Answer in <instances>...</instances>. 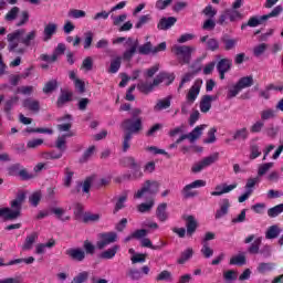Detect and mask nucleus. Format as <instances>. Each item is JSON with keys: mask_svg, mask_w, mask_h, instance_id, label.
I'll return each instance as SVG.
<instances>
[{"mask_svg": "<svg viewBox=\"0 0 283 283\" xmlns=\"http://www.w3.org/2000/svg\"><path fill=\"white\" fill-rule=\"evenodd\" d=\"M140 114H143V109L133 108L130 111V118H126L122 123V129H124L123 151H127L129 147H132V138H134V135L143 132V117H140Z\"/></svg>", "mask_w": 283, "mask_h": 283, "instance_id": "obj_1", "label": "nucleus"}, {"mask_svg": "<svg viewBox=\"0 0 283 283\" xmlns=\"http://www.w3.org/2000/svg\"><path fill=\"white\" fill-rule=\"evenodd\" d=\"M230 264L237 265V266H244V264H247V256H244V254L232 256L230 259Z\"/></svg>", "mask_w": 283, "mask_h": 283, "instance_id": "obj_48", "label": "nucleus"}, {"mask_svg": "<svg viewBox=\"0 0 283 283\" xmlns=\"http://www.w3.org/2000/svg\"><path fill=\"white\" fill-rule=\"evenodd\" d=\"M154 205H156V202L154 199H150L147 203L138 205L137 211H139V213H149L151 209H154Z\"/></svg>", "mask_w": 283, "mask_h": 283, "instance_id": "obj_41", "label": "nucleus"}, {"mask_svg": "<svg viewBox=\"0 0 283 283\" xmlns=\"http://www.w3.org/2000/svg\"><path fill=\"white\" fill-rule=\"evenodd\" d=\"M233 65V61L231 59H221L217 63V71L218 72H229Z\"/></svg>", "mask_w": 283, "mask_h": 283, "instance_id": "obj_27", "label": "nucleus"}, {"mask_svg": "<svg viewBox=\"0 0 283 283\" xmlns=\"http://www.w3.org/2000/svg\"><path fill=\"white\" fill-rule=\"evenodd\" d=\"M176 19L175 17H169V18H161L157 24L158 30H169L176 25Z\"/></svg>", "mask_w": 283, "mask_h": 283, "instance_id": "obj_16", "label": "nucleus"}, {"mask_svg": "<svg viewBox=\"0 0 283 283\" xmlns=\"http://www.w3.org/2000/svg\"><path fill=\"white\" fill-rule=\"evenodd\" d=\"M201 71H202V66L200 65V63H197L196 70H193V71L190 72V73H186V74L184 75V77L181 78V82H180V84H179V87H178L177 92H180V88H181V87H185V83H189V81H191V78H193V76H195L196 74H198L199 72H201Z\"/></svg>", "mask_w": 283, "mask_h": 283, "instance_id": "obj_19", "label": "nucleus"}, {"mask_svg": "<svg viewBox=\"0 0 283 283\" xmlns=\"http://www.w3.org/2000/svg\"><path fill=\"white\" fill-rule=\"evenodd\" d=\"M160 189V184L156 180H146L142 187L136 193L135 198H143L144 196H156Z\"/></svg>", "mask_w": 283, "mask_h": 283, "instance_id": "obj_6", "label": "nucleus"}, {"mask_svg": "<svg viewBox=\"0 0 283 283\" xmlns=\"http://www.w3.org/2000/svg\"><path fill=\"white\" fill-rule=\"evenodd\" d=\"M64 174V186L72 187V178H74V171H72L70 168H65Z\"/></svg>", "mask_w": 283, "mask_h": 283, "instance_id": "obj_60", "label": "nucleus"}, {"mask_svg": "<svg viewBox=\"0 0 283 283\" xmlns=\"http://www.w3.org/2000/svg\"><path fill=\"white\" fill-rule=\"evenodd\" d=\"M196 50L195 46L189 45H176L172 52L177 55V59L181 65H189L191 63V54Z\"/></svg>", "mask_w": 283, "mask_h": 283, "instance_id": "obj_5", "label": "nucleus"}, {"mask_svg": "<svg viewBox=\"0 0 283 283\" xmlns=\"http://www.w3.org/2000/svg\"><path fill=\"white\" fill-rule=\"evenodd\" d=\"M132 172L130 174H124L118 182H126L129 180H140V178H143L144 174H143V166H138L137 168H133L130 169Z\"/></svg>", "mask_w": 283, "mask_h": 283, "instance_id": "obj_10", "label": "nucleus"}, {"mask_svg": "<svg viewBox=\"0 0 283 283\" xmlns=\"http://www.w3.org/2000/svg\"><path fill=\"white\" fill-rule=\"evenodd\" d=\"M202 14H205V17H208L209 19H213V17L218 14V10H216L213 6L209 4L202 10Z\"/></svg>", "mask_w": 283, "mask_h": 283, "instance_id": "obj_61", "label": "nucleus"}, {"mask_svg": "<svg viewBox=\"0 0 283 283\" xmlns=\"http://www.w3.org/2000/svg\"><path fill=\"white\" fill-rule=\"evenodd\" d=\"M206 127H207V125H205V124L196 126L191 130V133L181 135L176 140V145H180V143H182V140H189V143H193L195 140H198V138H200V136H202V132H205Z\"/></svg>", "mask_w": 283, "mask_h": 283, "instance_id": "obj_8", "label": "nucleus"}, {"mask_svg": "<svg viewBox=\"0 0 283 283\" xmlns=\"http://www.w3.org/2000/svg\"><path fill=\"white\" fill-rule=\"evenodd\" d=\"M59 90V81L56 80H50L44 84V87L42 88V92L44 94H52Z\"/></svg>", "mask_w": 283, "mask_h": 283, "instance_id": "obj_32", "label": "nucleus"}, {"mask_svg": "<svg viewBox=\"0 0 283 283\" xmlns=\"http://www.w3.org/2000/svg\"><path fill=\"white\" fill-rule=\"evenodd\" d=\"M193 258V249L188 248L184 252H181L180 258L177 260L179 264H185V262H188V260H191Z\"/></svg>", "mask_w": 283, "mask_h": 283, "instance_id": "obj_40", "label": "nucleus"}, {"mask_svg": "<svg viewBox=\"0 0 283 283\" xmlns=\"http://www.w3.org/2000/svg\"><path fill=\"white\" fill-rule=\"evenodd\" d=\"M280 233H282V230L280 229V227L271 226L265 233V238L266 240H275V238H277Z\"/></svg>", "mask_w": 283, "mask_h": 283, "instance_id": "obj_35", "label": "nucleus"}, {"mask_svg": "<svg viewBox=\"0 0 283 283\" xmlns=\"http://www.w3.org/2000/svg\"><path fill=\"white\" fill-rule=\"evenodd\" d=\"M56 30H59V25H56V23L50 22L49 24H46L43 31V34H44L43 41H50V39L54 36V33L56 32Z\"/></svg>", "mask_w": 283, "mask_h": 283, "instance_id": "obj_24", "label": "nucleus"}, {"mask_svg": "<svg viewBox=\"0 0 283 283\" xmlns=\"http://www.w3.org/2000/svg\"><path fill=\"white\" fill-rule=\"evenodd\" d=\"M21 169H23V166L21 164H13L10 167L7 168V171L9 176H19Z\"/></svg>", "mask_w": 283, "mask_h": 283, "instance_id": "obj_57", "label": "nucleus"}, {"mask_svg": "<svg viewBox=\"0 0 283 283\" xmlns=\"http://www.w3.org/2000/svg\"><path fill=\"white\" fill-rule=\"evenodd\" d=\"M102 240L106 241L108 244H113L118 240V234L116 232H106L102 234Z\"/></svg>", "mask_w": 283, "mask_h": 283, "instance_id": "obj_55", "label": "nucleus"}, {"mask_svg": "<svg viewBox=\"0 0 283 283\" xmlns=\"http://www.w3.org/2000/svg\"><path fill=\"white\" fill-rule=\"evenodd\" d=\"M268 48H269V45L266 43H261V44L254 46L253 55L254 56H262V54H264V52H266Z\"/></svg>", "mask_w": 283, "mask_h": 283, "instance_id": "obj_62", "label": "nucleus"}, {"mask_svg": "<svg viewBox=\"0 0 283 283\" xmlns=\"http://www.w3.org/2000/svg\"><path fill=\"white\" fill-rule=\"evenodd\" d=\"M148 233H149V230H147V229L135 230L132 233V238H134V240H143V239L147 238Z\"/></svg>", "mask_w": 283, "mask_h": 283, "instance_id": "obj_59", "label": "nucleus"}, {"mask_svg": "<svg viewBox=\"0 0 283 283\" xmlns=\"http://www.w3.org/2000/svg\"><path fill=\"white\" fill-rule=\"evenodd\" d=\"M206 50H210V52H216L220 50V42H218V40H216L214 38L208 39V41L206 42Z\"/></svg>", "mask_w": 283, "mask_h": 283, "instance_id": "obj_49", "label": "nucleus"}, {"mask_svg": "<svg viewBox=\"0 0 283 283\" xmlns=\"http://www.w3.org/2000/svg\"><path fill=\"white\" fill-rule=\"evenodd\" d=\"M65 254L74 262H83L85 260V251L78 248H71L65 251Z\"/></svg>", "mask_w": 283, "mask_h": 283, "instance_id": "obj_14", "label": "nucleus"}, {"mask_svg": "<svg viewBox=\"0 0 283 283\" xmlns=\"http://www.w3.org/2000/svg\"><path fill=\"white\" fill-rule=\"evenodd\" d=\"M94 151H96L95 146H91L86 149V151L83 154L82 158L80 159V163H87L94 156Z\"/></svg>", "mask_w": 283, "mask_h": 283, "instance_id": "obj_58", "label": "nucleus"}, {"mask_svg": "<svg viewBox=\"0 0 283 283\" xmlns=\"http://www.w3.org/2000/svg\"><path fill=\"white\" fill-rule=\"evenodd\" d=\"M220 158L219 153H213L212 155L205 157L201 161L195 164L191 168L192 174H200L202 169H206V167H211L214 163H218V159Z\"/></svg>", "mask_w": 283, "mask_h": 283, "instance_id": "obj_7", "label": "nucleus"}, {"mask_svg": "<svg viewBox=\"0 0 283 283\" xmlns=\"http://www.w3.org/2000/svg\"><path fill=\"white\" fill-rule=\"evenodd\" d=\"M154 87H158V85L154 84V80H153V83L140 82L137 84V90L142 94H150V92H154Z\"/></svg>", "mask_w": 283, "mask_h": 283, "instance_id": "obj_28", "label": "nucleus"}, {"mask_svg": "<svg viewBox=\"0 0 283 283\" xmlns=\"http://www.w3.org/2000/svg\"><path fill=\"white\" fill-rule=\"evenodd\" d=\"M51 212L54 213V216L57 218V220H61V222H67V220H71L70 216H65V209L63 208H52Z\"/></svg>", "mask_w": 283, "mask_h": 283, "instance_id": "obj_38", "label": "nucleus"}, {"mask_svg": "<svg viewBox=\"0 0 283 283\" xmlns=\"http://www.w3.org/2000/svg\"><path fill=\"white\" fill-rule=\"evenodd\" d=\"M209 109H211V98L209 95H203L200 101V112H202V114H207Z\"/></svg>", "mask_w": 283, "mask_h": 283, "instance_id": "obj_36", "label": "nucleus"}, {"mask_svg": "<svg viewBox=\"0 0 283 283\" xmlns=\"http://www.w3.org/2000/svg\"><path fill=\"white\" fill-rule=\"evenodd\" d=\"M23 202H25V193L23 190L18 191L15 198L11 201V211L17 213V218H21V209H23Z\"/></svg>", "mask_w": 283, "mask_h": 283, "instance_id": "obj_9", "label": "nucleus"}, {"mask_svg": "<svg viewBox=\"0 0 283 283\" xmlns=\"http://www.w3.org/2000/svg\"><path fill=\"white\" fill-rule=\"evenodd\" d=\"M157 282H171V272L164 270L156 276Z\"/></svg>", "mask_w": 283, "mask_h": 283, "instance_id": "obj_56", "label": "nucleus"}, {"mask_svg": "<svg viewBox=\"0 0 283 283\" xmlns=\"http://www.w3.org/2000/svg\"><path fill=\"white\" fill-rule=\"evenodd\" d=\"M140 247H143L144 249H151L153 251H160V249H163V247L160 245H154L149 238L142 239Z\"/></svg>", "mask_w": 283, "mask_h": 283, "instance_id": "obj_44", "label": "nucleus"}, {"mask_svg": "<svg viewBox=\"0 0 283 283\" xmlns=\"http://www.w3.org/2000/svg\"><path fill=\"white\" fill-rule=\"evenodd\" d=\"M165 81H166V85H171V83L176 81V74L169 73V72H160L156 76V78H154V85L159 86L160 83H165Z\"/></svg>", "mask_w": 283, "mask_h": 283, "instance_id": "obj_11", "label": "nucleus"}, {"mask_svg": "<svg viewBox=\"0 0 283 283\" xmlns=\"http://www.w3.org/2000/svg\"><path fill=\"white\" fill-rule=\"evenodd\" d=\"M182 220L186 221L187 235L191 238L198 229V221L195 216H184Z\"/></svg>", "mask_w": 283, "mask_h": 283, "instance_id": "obj_13", "label": "nucleus"}, {"mask_svg": "<svg viewBox=\"0 0 283 283\" xmlns=\"http://www.w3.org/2000/svg\"><path fill=\"white\" fill-rule=\"evenodd\" d=\"M29 202L32 205V207H39V202H41V192H33L29 197Z\"/></svg>", "mask_w": 283, "mask_h": 283, "instance_id": "obj_64", "label": "nucleus"}, {"mask_svg": "<svg viewBox=\"0 0 283 283\" xmlns=\"http://www.w3.org/2000/svg\"><path fill=\"white\" fill-rule=\"evenodd\" d=\"M66 46L64 43H59L55 50L53 51L52 54V60L51 61H57L59 56H62V54H65Z\"/></svg>", "mask_w": 283, "mask_h": 283, "instance_id": "obj_46", "label": "nucleus"}, {"mask_svg": "<svg viewBox=\"0 0 283 283\" xmlns=\"http://www.w3.org/2000/svg\"><path fill=\"white\" fill-rule=\"evenodd\" d=\"M39 240V233L32 232L25 238V241L22 245V251H31L32 247L34 245V242Z\"/></svg>", "mask_w": 283, "mask_h": 283, "instance_id": "obj_23", "label": "nucleus"}, {"mask_svg": "<svg viewBox=\"0 0 283 283\" xmlns=\"http://www.w3.org/2000/svg\"><path fill=\"white\" fill-rule=\"evenodd\" d=\"M249 138V130L247 127L237 129L234 135L232 136L233 140H247Z\"/></svg>", "mask_w": 283, "mask_h": 283, "instance_id": "obj_39", "label": "nucleus"}, {"mask_svg": "<svg viewBox=\"0 0 283 283\" xmlns=\"http://www.w3.org/2000/svg\"><path fill=\"white\" fill-rule=\"evenodd\" d=\"M34 39H36V30H32L29 33H24L23 35H21L20 43H22V45H25V48H30Z\"/></svg>", "mask_w": 283, "mask_h": 283, "instance_id": "obj_25", "label": "nucleus"}, {"mask_svg": "<svg viewBox=\"0 0 283 283\" xmlns=\"http://www.w3.org/2000/svg\"><path fill=\"white\" fill-rule=\"evenodd\" d=\"M192 188H189V185H186L182 190L181 193L184 196V198H196V196H198V191H192Z\"/></svg>", "mask_w": 283, "mask_h": 283, "instance_id": "obj_63", "label": "nucleus"}, {"mask_svg": "<svg viewBox=\"0 0 283 283\" xmlns=\"http://www.w3.org/2000/svg\"><path fill=\"white\" fill-rule=\"evenodd\" d=\"M222 43L224 45V50L229 52V50H235V45H238V39H223Z\"/></svg>", "mask_w": 283, "mask_h": 283, "instance_id": "obj_54", "label": "nucleus"}, {"mask_svg": "<svg viewBox=\"0 0 283 283\" xmlns=\"http://www.w3.org/2000/svg\"><path fill=\"white\" fill-rule=\"evenodd\" d=\"M22 107L29 109L30 112H39L41 109V103L39 99H32V97H28L23 99Z\"/></svg>", "mask_w": 283, "mask_h": 283, "instance_id": "obj_15", "label": "nucleus"}, {"mask_svg": "<svg viewBox=\"0 0 283 283\" xmlns=\"http://www.w3.org/2000/svg\"><path fill=\"white\" fill-rule=\"evenodd\" d=\"M67 17L70 19H85V17H87V13L83 10H78V9H71L67 12Z\"/></svg>", "mask_w": 283, "mask_h": 283, "instance_id": "obj_43", "label": "nucleus"}, {"mask_svg": "<svg viewBox=\"0 0 283 283\" xmlns=\"http://www.w3.org/2000/svg\"><path fill=\"white\" fill-rule=\"evenodd\" d=\"M72 136H74L73 133H69L62 136H59L56 142H55V147L56 149H59L61 151V154H63V151H65V149H67V140L66 138H72Z\"/></svg>", "mask_w": 283, "mask_h": 283, "instance_id": "obj_18", "label": "nucleus"}, {"mask_svg": "<svg viewBox=\"0 0 283 283\" xmlns=\"http://www.w3.org/2000/svg\"><path fill=\"white\" fill-rule=\"evenodd\" d=\"M171 107V96L164 99H158L157 104L154 106L155 112H163V109H169Z\"/></svg>", "mask_w": 283, "mask_h": 283, "instance_id": "obj_26", "label": "nucleus"}, {"mask_svg": "<svg viewBox=\"0 0 283 283\" xmlns=\"http://www.w3.org/2000/svg\"><path fill=\"white\" fill-rule=\"evenodd\" d=\"M93 182L94 177H87L83 182L77 184V193L81 192V188L83 193H90V189H92Z\"/></svg>", "mask_w": 283, "mask_h": 283, "instance_id": "obj_30", "label": "nucleus"}, {"mask_svg": "<svg viewBox=\"0 0 283 283\" xmlns=\"http://www.w3.org/2000/svg\"><path fill=\"white\" fill-rule=\"evenodd\" d=\"M138 45H139V42L137 39L134 40L133 38H128L124 44V48H126V50L123 53V60L132 61L137 50H138V54H143L145 56H147V54H154V46L151 45V42H146L142 46H138Z\"/></svg>", "mask_w": 283, "mask_h": 283, "instance_id": "obj_2", "label": "nucleus"}, {"mask_svg": "<svg viewBox=\"0 0 283 283\" xmlns=\"http://www.w3.org/2000/svg\"><path fill=\"white\" fill-rule=\"evenodd\" d=\"M74 96V93L70 91H61V95L59 96L56 101L57 107H63L66 103H72V97Z\"/></svg>", "mask_w": 283, "mask_h": 283, "instance_id": "obj_20", "label": "nucleus"}, {"mask_svg": "<svg viewBox=\"0 0 283 283\" xmlns=\"http://www.w3.org/2000/svg\"><path fill=\"white\" fill-rule=\"evenodd\" d=\"M23 262L24 264H34V256L11 260L9 263H3V259H0V266H12L14 264H23Z\"/></svg>", "mask_w": 283, "mask_h": 283, "instance_id": "obj_22", "label": "nucleus"}, {"mask_svg": "<svg viewBox=\"0 0 283 283\" xmlns=\"http://www.w3.org/2000/svg\"><path fill=\"white\" fill-rule=\"evenodd\" d=\"M90 280V272L83 271L73 277L72 283H85Z\"/></svg>", "mask_w": 283, "mask_h": 283, "instance_id": "obj_51", "label": "nucleus"}, {"mask_svg": "<svg viewBox=\"0 0 283 283\" xmlns=\"http://www.w3.org/2000/svg\"><path fill=\"white\" fill-rule=\"evenodd\" d=\"M120 249V247L118 245H113L112 248H109L108 250H105L104 252H102L99 254V258L102 260H112L116 256V253H118V250Z\"/></svg>", "mask_w": 283, "mask_h": 283, "instance_id": "obj_31", "label": "nucleus"}, {"mask_svg": "<svg viewBox=\"0 0 283 283\" xmlns=\"http://www.w3.org/2000/svg\"><path fill=\"white\" fill-rule=\"evenodd\" d=\"M283 212V203H280L273 208H270L268 210V216L269 218H277V216H280V213Z\"/></svg>", "mask_w": 283, "mask_h": 283, "instance_id": "obj_52", "label": "nucleus"}, {"mask_svg": "<svg viewBox=\"0 0 283 283\" xmlns=\"http://www.w3.org/2000/svg\"><path fill=\"white\" fill-rule=\"evenodd\" d=\"M123 163L125 167H128V169H136L138 167H143V164L132 156L125 157L123 159Z\"/></svg>", "mask_w": 283, "mask_h": 283, "instance_id": "obj_33", "label": "nucleus"}, {"mask_svg": "<svg viewBox=\"0 0 283 283\" xmlns=\"http://www.w3.org/2000/svg\"><path fill=\"white\" fill-rule=\"evenodd\" d=\"M23 34H25V29H18L7 35L9 52H14L15 54H25V49H17L19 48V41Z\"/></svg>", "mask_w": 283, "mask_h": 283, "instance_id": "obj_4", "label": "nucleus"}, {"mask_svg": "<svg viewBox=\"0 0 283 283\" xmlns=\"http://www.w3.org/2000/svg\"><path fill=\"white\" fill-rule=\"evenodd\" d=\"M156 217L159 222H167L169 220V213L167 212V203H160L156 209Z\"/></svg>", "mask_w": 283, "mask_h": 283, "instance_id": "obj_21", "label": "nucleus"}, {"mask_svg": "<svg viewBox=\"0 0 283 283\" xmlns=\"http://www.w3.org/2000/svg\"><path fill=\"white\" fill-rule=\"evenodd\" d=\"M20 12H21V9H19V7H13L4 15V20L8 21L9 23H12V21H17V17H19Z\"/></svg>", "mask_w": 283, "mask_h": 283, "instance_id": "obj_37", "label": "nucleus"}, {"mask_svg": "<svg viewBox=\"0 0 283 283\" xmlns=\"http://www.w3.org/2000/svg\"><path fill=\"white\" fill-rule=\"evenodd\" d=\"M271 118H275V109L266 108L261 112V120H271Z\"/></svg>", "mask_w": 283, "mask_h": 283, "instance_id": "obj_53", "label": "nucleus"}, {"mask_svg": "<svg viewBox=\"0 0 283 283\" xmlns=\"http://www.w3.org/2000/svg\"><path fill=\"white\" fill-rule=\"evenodd\" d=\"M200 87H202V80L195 81L193 85L190 87L186 101L190 103H196V99L198 98V94H200Z\"/></svg>", "mask_w": 283, "mask_h": 283, "instance_id": "obj_12", "label": "nucleus"}, {"mask_svg": "<svg viewBox=\"0 0 283 283\" xmlns=\"http://www.w3.org/2000/svg\"><path fill=\"white\" fill-rule=\"evenodd\" d=\"M283 12L282 6H276L270 13L261 17H251L247 23L241 25V30H247V28H258V25H262L264 21H269V19H273L275 17H280Z\"/></svg>", "mask_w": 283, "mask_h": 283, "instance_id": "obj_3", "label": "nucleus"}, {"mask_svg": "<svg viewBox=\"0 0 283 283\" xmlns=\"http://www.w3.org/2000/svg\"><path fill=\"white\" fill-rule=\"evenodd\" d=\"M260 247H262V238H256L248 248V253L251 255H258V253H260Z\"/></svg>", "mask_w": 283, "mask_h": 283, "instance_id": "obj_34", "label": "nucleus"}, {"mask_svg": "<svg viewBox=\"0 0 283 283\" xmlns=\"http://www.w3.org/2000/svg\"><path fill=\"white\" fill-rule=\"evenodd\" d=\"M230 207H231V202L229 201V199H222L220 209H218L214 214L216 220H220V218H224V216L229 213Z\"/></svg>", "mask_w": 283, "mask_h": 283, "instance_id": "obj_17", "label": "nucleus"}, {"mask_svg": "<svg viewBox=\"0 0 283 283\" xmlns=\"http://www.w3.org/2000/svg\"><path fill=\"white\" fill-rule=\"evenodd\" d=\"M275 269V263H265V262H261L259 263L258 268H256V271L259 273H269V271H273Z\"/></svg>", "mask_w": 283, "mask_h": 283, "instance_id": "obj_42", "label": "nucleus"}, {"mask_svg": "<svg viewBox=\"0 0 283 283\" xmlns=\"http://www.w3.org/2000/svg\"><path fill=\"white\" fill-rule=\"evenodd\" d=\"M19 103V96H12L4 103V112L6 114H10L12 112V106Z\"/></svg>", "mask_w": 283, "mask_h": 283, "instance_id": "obj_50", "label": "nucleus"}, {"mask_svg": "<svg viewBox=\"0 0 283 283\" xmlns=\"http://www.w3.org/2000/svg\"><path fill=\"white\" fill-rule=\"evenodd\" d=\"M239 87H241V90H244L247 87H251L253 85V76H244L241 77L238 83Z\"/></svg>", "mask_w": 283, "mask_h": 283, "instance_id": "obj_45", "label": "nucleus"}, {"mask_svg": "<svg viewBox=\"0 0 283 283\" xmlns=\"http://www.w3.org/2000/svg\"><path fill=\"white\" fill-rule=\"evenodd\" d=\"M17 212L12 210V208H0V218L3 220H17L19 217Z\"/></svg>", "mask_w": 283, "mask_h": 283, "instance_id": "obj_29", "label": "nucleus"}, {"mask_svg": "<svg viewBox=\"0 0 283 283\" xmlns=\"http://www.w3.org/2000/svg\"><path fill=\"white\" fill-rule=\"evenodd\" d=\"M122 61H123L122 56H117L116 59L112 60L108 72L111 74H116V72H118V70H120Z\"/></svg>", "mask_w": 283, "mask_h": 283, "instance_id": "obj_47", "label": "nucleus"}]
</instances>
